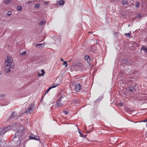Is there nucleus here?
<instances>
[{"mask_svg": "<svg viewBox=\"0 0 147 147\" xmlns=\"http://www.w3.org/2000/svg\"><path fill=\"white\" fill-rule=\"evenodd\" d=\"M129 63H129V61H128L127 60L124 59L121 62V65H123V64H124L127 65Z\"/></svg>", "mask_w": 147, "mask_h": 147, "instance_id": "ddd939ff", "label": "nucleus"}, {"mask_svg": "<svg viewBox=\"0 0 147 147\" xmlns=\"http://www.w3.org/2000/svg\"><path fill=\"white\" fill-rule=\"evenodd\" d=\"M22 9V7L21 6H18L17 7V9L18 11H20Z\"/></svg>", "mask_w": 147, "mask_h": 147, "instance_id": "cd10ccee", "label": "nucleus"}, {"mask_svg": "<svg viewBox=\"0 0 147 147\" xmlns=\"http://www.w3.org/2000/svg\"><path fill=\"white\" fill-rule=\"evenodd\" d=\"M11 126L10 125H8L7 127H5L3 130L5 131V134L7 131H8L9 129L11 128Z\"/></svg>", "mask_w": 147, "mask_h": 147, "instance_id": "f8f14e48", "label": "nucleus"}, {"mask_svg": "<svg viewBox=\"0 0 147 147\" xmlns=\"http://www.w3.org/2000/svg\"><path fill=\"white\" fill-rule=\"evenodd\" d=\"M114 34H116V35H117L118 34L117 32H114Z\"/></svg>", "mask_w": 147, "mask_h": 147, "instance_id": "49530a36", "label": "nucleus"}, {"mask_svg": "<svg viewBox=\"0 0 147 147\" xmlns=\"http://www.w3.org/2000/svg\"><path fill=\"white\" fill-rule=\"evenodd\" d=\"M41 71L42 73L44 75L45 73L44 70L43 69H42L41 70Z\"/></svg>", "mask_w": 147, "mask_h": 147, "instance_id": "a19ab883", "label": "nucleus"}, {"mask_svg": "<svg viewBox=\"0 0 147 147\" xmlns=\"http://www.w3.org/2000/svg\"><path fill=\"white\" fill-rule=\"evenodd\" d=\"M35 140H39L40 142H41V141L40 140V139L39 137L38 136H35Z\"/></svg>", "mask_w": 147, "mask_h": 147, "instance_id": "c85d7f7f", "label": "nucleus"}, {"mask_svg": "<svg viewBox=\"0 0 147 147\" xmlns=\"http://www.w3.org/2000/svg\"><path fill=\"white\" fill-rule=\"evenodd\" d=\"M69 62H70L71 61V60H69L68 61Z\"/></svg>", "mask_w": 147, "mask_h": 147, "instance_id": "13d9d810", "label": "nucleus"}, {"mask_svg": "<svg viewBox=\"0 0 147 147\" xmlns=\"http://www.w3.org/2000/svg\"><path fill=\"white\" fill-rule=\"evenodd\" d=\"M82 86L80 84H79L76 85L75 88V90L76 92H78L81 89Z\"/></svg>", "mask_w": 147, "mask_h": 147, "instance_id": "0eeeda50", "label": "nucleus"}, {"mask_svg": "<svg viewBox=\"0 0 147 147\" xmlns=\"http://www.w3.org/2000/svg\"><path fill=\"white\" fill-rule=\"evenodd\" d=\"M98 100H100V99L101 100V99L100 98H99L98 99Z\"/></svg>", "mask_w": 147, "mask_h": 147, "instance_id": "6e6d98bb", "label": "nucleus"}, {"mask_svg": "<svg viewBox=\"0 0 147 147\" xmlns=\"http://www.w3.org/2000/svg\"><path fill=\"white\" fill-rule=\"evenodd\" d=\"M32 136H32L31 135H30L29 137V138H30V139H32V140H35V136L33 134H32Z\"/></svg>", "mask_w": 147, "mask_h": 147, "instance_id": "5701e85b", "label": "nucleus"}, {"mask_svg": "<svg viewBox=\"0 0 147 147\" xmlns=\"http://www.w3.org/2000/svg\"><path fill=\"white\" fill-rule=\"evenodd\" d=\"M139 2H137L135 4V6L137 8H138L139 7Z\"/></svg>", "mask_w": 147, "mask_h": 147, "instance_id": "7c9ffc66", "label": "nucleus"}, {"mask_svg": "<svg viewBox=\"0 0 147 147\" xmlns=\"http://www.w3.org/2000/svg\"><path fill=\"white\" fill-rule=\"evenodd\" d=\"M61 61H63V62H64V61H63V58H61Z\"/></svg>", "mask_w": 147, "mask_h": 147, "instance_id": "8fccbe9b", "label": "nucleus"}, {"mask_svg": "<svg viewBox=\"0 0 147 147\" xmlns=\"http://www.w3.org/2000/svg\"><path fill=\"white\" fill-rule=\"evenodd\" d=\"M4 65L7 67H10L11 69H13L14 68V63L11 61H5Z\"/></svg>", "mask_w": 147, "mask_h": 147, "instance_id": "7ed1b4c3", "label": "nucleus"}, {"mask_svg": "<svg viewBox=\"0 0 147 147\" xmlns=\"http://www.w3.org/2000/svg\"><path fill=\"white\" fill-rule=\"evenodd\" d=\"M146 125H147V123L146 124Z\"/></svg>", "mask_w": 147, "mask_h": 147, "instance_id": "052dcab7", "label": "nucleus"}, {"mask_svg": "<svg viewBox=\"0 0 147 147\" xmlns=\"http://www.w3.org/2000/svg\"><path fill=\"white\" fill-rule=\"evenodd\" d=\"M96 47L93 46H91V47L90 49V50L92 52L95 53L96 52Z\"/></svg>", "mask_w": 147, "mask_h": 147, "instance_id": "9d476101", "label": "nucleus"}, {"mask_svg": "<svg viewBox=\"0 0 147 147\" xmlns=\"http://www.w3.org/2000/svg\"><path fill=\"white\" fill-rule=\"evenodd\" d=\"M91 131H90V130L88 131L87 132V133H90L91 132Z\"/></svg>", "mask_w": 147, "mask_h": 147, "instance_id": "3c124183", "label": "nucleus"}, {"mask_svg": "<svg viewBox=\"0 0 147 147\" xmlns=\"http://www.w3.org/2000/svg\"><path fill=\"white\" fill-rule=\"evenodd\" d=\"M35 108L34 104L32 103L28 106V107L26 109L25 112L27 113H31Z\"/></svg>", "mask_w": 147, "mask_h": 147, "instance_id": "f03ea898", "label": "nucleus"}, {"mask_svg": "<svg viewBox=\"0 0 147 147\" xmlns=\"http://www.w3.org/2000/svg\"><path fill=\"white\" fill-rule=\"evenodd\" d=\"M125 71H124L123 70H121L120 71V73L121 74H127L126 72H125Z\"/></svg>", "mask_w": 147, "mask_h": 147, "instance_id": "c756f323", "label": "nucleus"}, {"mask_svg": "<svg viewBox=\"0 0 147 147\" xmlns=\"http://www.w3.org/2000/svg\"><path fill=\"white\" fill-rule=\"evenodd\" d=\"M24 130L23 127L20 126L13 138L11 142L12 143L13 142L15 143L16 146H19L21 142L22 143L24 142L26 136L24 134Z\"/></svg>", "mask_w": 147, "mask_h": 147, "instance_id": "f257e3e1", "label": "nucleus"}, {"mask_svg": "<svg viewBox=\"0 0 147 147\" xmlns=\"http://www.w3.org/2000/svg\"><path fill=\"white\" fill-rule=\"evenodd\" d=\"M45 44H38L35 45V47L38 48L39 49H42L45 47Z\"/></svg>", "mask_w": 147, "mask_h": 147, "instance_id": "1a4fd4ad", "label": "nucleus"}, {"mask_svg": "<svg viewBox=\"0 0 147 147\" xmlns=\"http://www.w3.org/2000/svg\"><path fill=\"white\" fill-rule=\"evenodd\" d=\"M143 50L147 56V47L145 46L142 45V47L140 51Z\"/></svg>", "mask_w": 147, "mask_h": 147, "instance_id": "9b49d317", "label": "nucleus"}, {"mask_svg": "<svg viewBox=\"0 0 147 147\" xmlns=\"http://www.w3.org/2000/svg\"><path fill=\"white\" fill-rule=\"evenodd\" d=\"M64 96L63 95H62L61 97H60L58 99V100L57 101V102H60L61 101L62 99V98H64Z\"/></svg>", "mask_w": 147, "mask_h": 147, "instance_id": "b1692460", "label": "nucleus"}, {"mask_svg": "<svg viewBox=\"0 0 147 147\" xmlns=\"http://www.w3.org/2000/svg\"><path fill=\"white\" fill-rule=\"evenodd\" d=\"M2 142L1 140L0 139V146H1V144H2Z\"/></svg>", "mask_w": 147, "mask_h": 147, "instance_id": "a18cd8bd", "label": "nucleus"}, {"mask_svg": "<svg viewBox=\"0 0 147 147\" xmlns=\"http://www.w3.org/2000/svg\"><path fill=\"white\" fill-rule=\"evenodd\" d=\"M121 66L123 67H125V69H124L125 71H127L128 72H129L130 71V69H129V67H128L127 66H126L125 65H121Z\"/></svg>", "mask_w": 147, "mask_h": 147, "instance_id": "4468645a", "label": "nucleus"}, {"mask_svg": "<svg viewBox=\"0 0 147 147\" xmlns=\"http://www.w3.org/2000/svg\"><path fill=\"white\" fill-rule=\"evenodd\" d=\"M23 114V113H22V114H20V116H19V117H20V116L21 115H22Z\"/></svg>", "mask_w": 147, "mask_h": 147, "instance_id": "864d4df0", "label": "nucleus"}, {"mask_svg": "<svg viewBox=\"0 0 147 147\" xmlns=\"http://www.w3.org/2000/svg\"><path fill=\"white\" fill-rule=\"evenodd\" d=\"M17 114L16 113L15 111L12 112V113L11 115L9 116L8 119V120L9 121V120H11V119L14 118H15V117H16V115Z\"/></svg>", "mask_w": 147, "mask_h": 147, "instance_id": "423d86ee", "label": "nucleus"}, {"mask_svg": "<svg viewBox=\"0 0 147 147\" xmlns=\"http://www.w3.org/2000/svg\"><path fill=\"white\" fill-rule=\"evenodd\" d=\"M7 59L5 60V61H13L12 57L10 56H7Z\"/></svg>", "mask_w": 147, "mask_h": 147, "instance_id": "a211bd4d", "label": "nucleus"}, {"mask_svg": "<svg viewBox=\"0 0 147 147\" xmlns=\"http://www.w3.org/2000/svg\"><path fill=\"white\" fill-rule=\"evenodd\" d=\"M89 33H92V32H88Z\"/></svg>", "mask_w": 147, "mask_h": 147, "instance_id": "4d7b16f0", "label": "nucleus"}, {"mask_svg": "<svg viewBox=\"0 0 147 147\" xmlns=\"http://www.w3.org/2000/svg\"><path fill=\"white\" fill-rule=\"evenodd\" d=\"M84 59L85 60H87L89 62L91 61V58L90 57V56L89 55H86L84 57Z\"/></svg>", "mask_w": 147, "mask_h": 147, "instance_id": "f3484780", "label": "nucleus"}, {"mask_svg": "<svg viewBox=\"0 0 147 147\" xmlns=\"http://www.w3.org/2000/svg\"><path fill=\"white\" fill-rule=\"evenodd\" d=\"M72 65L73 67H81L83 66L82 63H79L78 62H74L72 63Z\"/></svg>", "mask_w": 147, "mask_h": 147, "instance_id": "39448f33", "label": "nucleus"}, {"mask_svg": "<svg viewBox=\"0 0 147 147\" xmlns=\"http://www.w3.org/2000/svg\"><path fill=\"white\" fill-rule=\"evenodd\" d=\"M3 2L5 4H9L10 3V0H4L3 1Z\"/></svg>", "mask_w": 147, "mask_h": 147, "instance_id": "a878e982", "label": "nucleus"}, {"mask_svg": "<svg viewBox=\"0 0 147 147\" xmlns=\"http://www.w3.org/2000/svg\"><path fill=\"white\" fill-rule=\"evenodd\" d=\"M57 3L59 4V5H63L65 3V1L63 0H61L60 1H58L57 2Z\"/></svg>", "mask_w": 147, "mask_h": 147, "instance_id": "aec40b11", "label": "nucleus"}, {"mask_svg": "<svg viewBox=\"0 0 147 147\" xmlns=\"http://www.w3.org/2000/svg\"><path fill=\"white\" fill-rule=\"evenodd\" d=\"M79 134H80V136L81 137H82L83 138H86V135H84L82 133H81V132H79Z\"/></svg>", "mask_w": 147, "mask_h": 147, "instance_id": "bb28decb", "label": "nucleus"}, {"mask_svg": "<svg viewBox=\"0 0 147 147\" xmlns=\"http://www.w3.org/2000/svg\"><path fill=\"white\" fill-rule=\"evenodd\" d=\"M141 15H140V14H137L136 16V17L137 18H139L141 17H142Z\"/></svg>", "mask_w": 147, "mask_h": 147, "instance_id": "c9c22d12", "label": "nucleus"}, {"mask_svg": "<svg viewBox=\"0 0 147 147\" xmlns=\"http://www.w3.org/2000/svg\"><path fill=\"white\" fill-rule=\"evenodd\" d=\"M26 51H24L20 54V57L23 56L24 55H26Z\"/></svg>", "mask_w": 147, "mask_h": 147, "instance_id": "4be33fe9", "label": "nucleus"}, {"mask_svg": "<svg viewBox=\"0 0 147 147\" xmlns=\"http://www.w3.org/2000/svg\"><path fill=\"white\" fill-rule=\"evenodd\" d=\"M78 131H79V132H80V129L78 128Z\"/></svg>", "mask_w": 147, "mask_h": 147, "instance_id": "5fc2aeb1", "label": "nucleus"}, {"mask_svg": "<svg viewBox=\"0 0 147 147\" xmlns=\"http://www.w3.org/2000/svg\"><path fill=\"white\" fill-rule=\"evenodd\" d=\"M69 113V111H64V113L65 115H67V114H68V113Z\"/></svg>", "mask_w": 147, "mask_h": 147, "instance_id": "4c0bfd02", "label": "nucleus"}, {"mask_svg": "<svg viewBox=\"0 0 147 147\" xmlns=\"http://www.w3.org/2000/svg\"><path fill=\"white\" fill-rule=\"evenodd\" d=\"M124 34L127 37L130 38V33H125Z\"/></svg>", "mask_w": 147, "mask_h": 147, "instance_id": "72a5a7b5", "label": "nucleus"}, {"mask_svg": "<svg viewBox=\"0 0 147 147\" xmlns=\"http://www.w3.org/2000/svg\"><path fill=\"white\" fill-rule=\"evenodd\" d=\"M12 14V12L10 11H9L7 12V15L8 16H10Z\"/></svg>", "mask_w": 147, "mask_h": 147, "instance_id": "473e14b6", "label": "nucleus"}, {"mask_svg": "<svg viewBox=\"0 0 147 147\" xmlns=\"http://www.w3.org/2000/svg\"><path fill=\"white\" fill-rule=\"evenodd\" d=\"M126 89L129 91H130L131 92L134 93V89H132V88H131L130 86H128L126 87Z\"/></svg>", "mask_w": 147, "mask_h": 147, "instance_id": "dca6fc26", "label": "nucleus"}, {"mask_svg": "<svg viewBox=\"0 0 147 147\" xmlns=\"http://www.w3.org/2000/svg\"><path fill=\"white\" fill-rule=\"evenodd\" d=\"M57 106H60L61 105H62V104L59 102L57 103Z\"/></svg>", "mask_w": 147, "mask_h": 147, "instance_id": "ea45409f", "label": "nucleus"}, {"mask_svg": "<svg viewBox=\"0 0 147 147\" xmlns=\"http://www.w3.org/2000/svg\"><path fill=\"white\" fill-rule=\"evenodd\" d=\"M10 67H7L6 66H5L4 68V70L5 72L7 74H9L11 72V70Z\"/></svg>", "mask_w": 147, "mask_h": 147, "instance_id": "6e6552de", "label": "nucleus"}, {"mask_svg": "<svg viewBox=\"0 0 147 147\" xmlns=\"http://www.w3.org/2000/svg\"><path fill=\"white\" fill-rule=\"evenodd\" d=\"M32 3V1H28V3L29 4V3Z\"/></svg>", "mask_w": 147, "mask_h": 147, "instance_id": "09e8293b", "label": "nucleus"}, {"mask_svg": "<svg viewBox=\"0 0 147 147\" xmlns=\"http://www.w3.org/2000/svg\"><path fill=\"white\" fill-rule=\"evenodd\" d=\"M5 131L3 129L0 128V135H2L5 134Z\"/></svg>", "mask_w": 147, "mask_h": 147, "instance_id": "412c9836", "label": "nucleus"}, {"mask_svg": "<svg viewBox=\"0 0 147 147\" xmlns=\"http://www.w3.org/2000/svg\"><path fill=\"white\" fill-rule=\"evenodd\" d=\"M147 121V120L146 119V120H144V121H142V122H146Z\"/></svg>", "mask_w": 147, "mask_h": 147, "instance_id": "de8ad7c7", "label": "nucleus"}, {"mask_svg": "<svg viewBox=\"0 0 147 147\" xmlns=\"http://www.w3.org/2000/svg\"><path fill=\"white\" fill-rule=\"evenodd\" d=\"M44 75L43 74H42V73H41V74H38V76H43Z\"/></svg>", "mask_w": 147, "mask_h": 147, "instance_id": "79ce46f5", "label": "nucleus"}, {"mask_svg": "<svg viewBox=\"0 0 147 147\" xmlns=\"http://www.w3.org/2000/svg\"><path fill=\"white\" fill-rule=\"evenodd\" d=\"M122 104V103H121V102H120V103H118V105L119 106H121Z\"/></svg>", "mask_w": 147, "mask_h": 147, "instance_id": "37998d69", "label": "nucleus"}, {"mask_svg": "<svg viewBox=\"0 0 147 147\" xmlns=\"http://www.w3.org/2000/svg\"><path fill=\"white\" fill-rule=\"evenodd\" d=\"M53 85H51L49 88H48L46 91V94L48 93L49 90L52 88L56 87L59 85V84H54Z\"/></svg>", "mask_w": 147, "mask_h": 147, "instance_id": "20e7f679", "label": "nucleus"}, {"mask_svg": "<svg viewBox=\"0 0 147 147\" xmlns=\"http://www.w3.org/2000/svg\"><path fill=\"white\" fill-rule=\"evenodd\" d=\"M46 23V22L45 21L42 20V21H40L38 22V25L39 26L42 25L44 24H45V23Z\"/></svg>", "mask_w": 147, "mask_h": 147, "instance_id": "6ab92c4d", "label": "nucleus"}, {"mask_svg": "<svg viewBox=\"0 0 147 147\" xmlns=\"http://www.w3.org/2000/svg\"><path fill=\"white\" fill-rule=\"evenodd\" d=\"M5 96V94H3L0 95V97H1L4 98Z\"/></svg>", "mask_w": 147, "mask_h": 147, "instance_id": "58836bf2", "label": "nucleus"}, {"mask_svg": "<svg viewBox=\"0 0 147 147\" xmlns=\"http://www.w3.org/2000/svg\"><path fill=\"white\" fill-rule=\"evenodd\" d=\"M136 84L135 83H133L130 86L131 87V88H132V89H133L134 90V91H136Z\"/></svg>", "mask_w": 147, "mask_h": 147, "instance_id": "2eb2a0df", "label": "nucleus"}, {"mask_svg": "<svg viewBox=\"0 0 147 147\" xmlns=\"http://www.w3.org/2000/svg\"><path fill=\"white\" fill-rule=\"evenodd\" d=\"M32 134H32V135H31V136H32Z\"/></svg>", "mask_w": 147, "mask_h": 147, "instance_id": "bf43d9fd", "label": "nucleus"}, {"mask_svg": "<svg viewBox=\"0 0 147 147\" xmlns=\"http://www.w3.org/2000/svg\"><path fill=\"white\" fill-rule=\"evenodd\" d=\"M2 74V73L1 71H0V75Z\"/></svg>", "mask_w": 147, "mask_h": 147, "instance_id": "603ef678", "label": "nucleus"}, {"mask_svg": "<svg viewBox=\"0 0 147 147\" xmlns=\"http://www.w3.org/2000/svg\"><path fill=\"white\" fill-rule=\"evenodd\" d=\"M100 100H100H98V99H97L96 101H95L94 102V103L95 104H96L97 103H98L99 101Z\"/></svg>", "mask_w": 147, "mask_h": 147, "instance_id": "e433bc0d", "label": "nucleus"}, {"mask_svg": "<svg viewBox=\"0 0 147 147\" xmlns=\"http://www.w3.org/2000/svg\"><path fill=\"white\" fill-rule=\"evenodd\" d=\"M48 2L47 1H45L44 2V4L45 5H47L48 4Z\"/></svg>", "mask_w": 147, "mask_h": 147, "instance_id": "c03bdc74", "label": "nucleus"}, {"mask_svg": "<svg viewBox=\"0 0 147 147\" xmlns=\"http://www.w3.org/2000/svg\"><path fill=\"white\" fill-rule=\"evenodd\" d=\"M63 65H65V67H66L67 66V61H64L63 62Z\"/></svg>", "mask_w": 147, "mask_h": 147, "instance_id": "2f4dec72", "label": "nucleus"}, {"mask_svg": "<svg viewBox=\"0 0 147 147\" xmlns=\"http://www.w3.org/2000/svg\"><path fill=\"white\" fill-rule=\"evenodd\" d=\"M40 5L39 4V3H37V4H36L35 5V8H36V7L37 8H39L40 6Z\"/></svg>", "mask_w": 147, "mask_h": 147, "instance_id": "f704fd0d", "label": "nucleus"}, {"mask_svg": "<svg viewBox=\"0 0 147 147\" xmlns=\"http://www.w3.org/2000/svg\"><path fill=\"white\" fill-rule=\"evenodd\" d=\"M123 5H125L128 4V2L126 0L122 1V3Z\"/></svg>", "mask_w": 147, "mask_h": 147, "instance_id": "393cba45", "label": "nucleus"}]
</instances>
